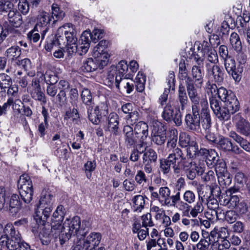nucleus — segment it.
<instances>
[{
  "instance_id": "13",
  "label": "nucleus",
  "mask_w": 250,
  "mask_h": 250,
  "mask_svg": "<svg viewBox=\"0 0 250 250\" xmlns=\"http://www.w3.org/2000/svg\"><path fill=\"white\" fill-rule=\"evenodd\" d=\"M102 238L101 233L92 232L83 239H80L89 250H94L100 243Z\"/></svg>"
},
{
  "instance_id": "59",
  "label": "nucleus",
  "mask_w": 250,
  "mask_h": 250,
  "mask_svg": "<svg viewBox=\"0 0 250 250\" xmlns=\"http://www.w3.org/2000/svg\"><path fill=\"white\" fill-rule=\"evenodd\" d=\"M183 199L184 201L189 205L193 203L196 199L195 193L191 190H186L183 194Z\"/></svg>"
},
{
  "instance_id": "8",
  "label": "nucleus",
  "mask_w": 250,
  "mask_h": 250,
  "mask_svg": "<svg viewBox=\"0 0 250 250\" xmlns=\"http://www.w3.org/2000/svg\"><path fill=\"white\" fill-rule=\"evenodd\" d=\"M182 152L180 148H175L169 154L167 159L169 163L173 166L175 173H179L180 169L182 168L184 163L186 161L185 159L182 158L181 160L176 164V162L182 158Z\"/></svg>"
},
{
  "instance_id": "12",
  "label": "nucleus",
  "mask_w": 250,
  "mask_h": 250,
  "mask_svg": "<svg viewBox=\"0 0 250 250\" xmlns=\"http://www.w3.org/2000/svg\"><path fill=\"white\" fill-rule=\"evenodd\" d=\"M237 131L245 136L250 135V124L239 114L233 117Z\"/></svg>"
},
{
  "instance_id": "62",
  "label": "nucleus",
  "mask_w": 250,
  "mask_h": 250,
  "mask_svg": "<svg viewBox=\"0 0 250 250\" xmlns=\"http://www.w3.org/2000/svg\"><path fill=\"white\" fill-rule=\"evenodd\" d=\"M188 94L191 102V105L193 104H197V103L200 102L202 100V99L200 98L196 89L188 91Z\"/></svg>"
},
{
  "instance_id": "6",
  "label": "nucleus",
  "mask_w": 250,
  "mask_h": 250,
  "mask_svg": "<svg viewBox=\"0 0 250 250\" xmlns=\"http://www.w3.org/2000/svg\"><path fill=\"white\" fill-rule=\"evenodd\" d=\"M224 65L227 73L231 75L235 82H239L242 78L243 67L239 65L236 67L235 60L230 56L225 59Z\"/></svg>"
},
{
  "instance_id": "58",
  "label": "nucleus",
  "mask_w": 250,
  "mask_h": 250,
  "mask_svg": "<svg viewBox=\"0 0 250 250\" xmlns=\"http://www.w3.org/2000/svg\"><path fill=\"white\" fill-rule=\"evenodd\" d=\"M180 201V192H177L174 195L170 196L169 202L167 203L166 207L176 208Z\"/></svg>"
},
{
  "instance_id": "53",
  "label": "nucleus",
  "mask_w": 250,
  "mask_h": 250,
  "mask_svg": "<svg viewBox=\"0 0 250 250\" xmlns=\"http://www.w3.org/2000/svg\"><path fill=\"white\" fill-rule=\"evenodd\" d=\"M81 97L83 102L88 106L94 105L92 104V95L90 91L88 89H84L82 92Z\"/></svg>"
},
{
  "instance_id": "57",
  "label": "nucleus",
  "mask_w": 250,
  "mask_h": 250,
  "mask_svg": "<svg viewBox=\"0 0 250 250\" xmlns=\"http://www.w3.org/2000/svg\"><path fill=\"white\" fill-rule=\"evenodd\" d=\"M179 211L182 212L183 215L188 216V212L190 210V206L185 201L181 200L176 207Z\"/></svg>"
},
{
  "instance_id": "4",
  "label": "nucleus",
  "mask_w": 250,
  "mask_h": 250,
  "mask_svg": "<svg viewBox=\"0 0 250 250\" xmlns=\"http://www.w3.org/2000/svg\"><path fill=\"white\" fill-rule=\"evenodd\" d=\"M10 231L9 236L4 234L0 238V244L6 247L9 250H16L21 242V238L20 233L16 231L11 224H7L4 228V232Z\"/></svg>"
},
{
  "instance_id": "46",
  "label": "nucleus",
  "mask_w": 250,
  "mask_h": 250,
  "mask_svg": "<svg viewBox=\"0 0 250 250\" xmlns=\"http://www.w3.org/2000/svg\"><path fill=\"white\" fill-rule=\"evenodd\" d=\"M97 68L96 63L91 58H89L83 62L81 69L83 72H89L94 71Z\"/></svg>"
},
{
  "instance_id": "34",
  "label": "nucleus",
  "mask_w": 250,
  "mask_h": 250,
  "mask_svg": "<svg viewBox=\"0 0 250 250\" xmlns=\"http://www.w3.org/2000/svg\"><path fill=\"white\" fill-rule=\"evenodd\" d=\"M178 99L180 104L181 108L182 110L185 109L187 105L188 101L185 87L180 84L178 88Z\"/></svg>"
},
{
  "instance_id": "11",
  "label": "nucleus",
  "mask_w": 250,
  "mask_h": 250,
  "mask_svg": "<svg viewBox=\"0 0 250 250\" xmlns=\"http://www.w3.org/2000/svg\"><path fill=\"white\" fill-rule=\"evenodd\" d=\"M21 208V202L18 195L13 194L10 197L8 202L2 208L8 211L12 216L16 215Z\"/></svg>"
},
{
  "instance_id": "29",
  "label": "nucleus",
  "mask_w": 250,
  "mask_h": 250,
  "mask_svg": "<svg viewBox=\"0 0 250 250\" xmlns=\"http://www.w3.org/2000/svg\"><path fill=\"white\" fill-rule=\"evenodd\" d=\"M203 199L201 198V199H199L197 203L193 206V207L190 208V210L188 212V217H196L198 214H200L204 210V206L203 205Z\"/></svg>"
},
{
  "instance_id": "22",
  "label": "nucleus",
  "mask_w": 250,
  "mask_h": 250,
  "mask_svg": "<svg viewBox=\"0 0 250 250\" xmlns=\"http://www.w3.org/2000/svg\"><path fill=\"white\" fill-rule=\"evenodd\" d=\"M217 187H214L213 185H207L205 186H202L200 189L198 190L199 195V199H201L203 198V201L208 200L213 196V192Z\"/></svg>"
},
{
  "instance_id": "54",
  "label": "nucleus",
  "mask_w": 250,
  "mask_h": 250,
  "mask_svg": "<svg viewBox=\"0 0 250 250\" xmlns=\"http://www.w3.org/2000/svg\"><path fill=\"white\" fill-rule=\"evenodd\" d=\"M231 93H233L231 91L229 92L228 90L224 87H220L218 89L216 95H217L219 99L224 102L226 101L227 99H229V97Z\"/></svg>"
},
{
  "instance_id": "51",
  "label": "nucleus",
  "mask_w": 250,
  "mask_h": 250,
  "mask_svg": "<svg viewBox=\"0 0 250 250\" xmlns=\"http://www.w3.org/2000/svg\"><path fill=\"white\" fill-rule=\"evenodd\" d=\"M214 114L220 120H228L229 119L230 115V113L224 106L222 108L220 107V109L216 111Z\"/></svg>"
},
{
  "instance_id": "45",
  "label": "nucleus",
  "mask_w": 250,
  "mask_h": 250,
  "mask_svg": "<svg viewBox=\"0 0 250 250\" xmlns=\"http://www.w3.org/2000/svg\"><path fill=\"white\" fill-rule=\"evenodd\" d=\"M11 84L12 81L10 76L4 73L0 74V87L1 90L5 91Z\"/></svg>"
},
{
  "instance_id": "19",
  "label": "nucleus",
  "mask_w": 250,
  "mask_h": 250,
  "mask_svg": "<svg viewBox=\"0 0 250 250\" xmlns=\"http://www.w3.org/2000/svg\"><path fill=\"white\" fill-rule=\"evenodd\" d=\"M203 46H204L203 51L204 55H206L208 63L211 64H216L218 62V57L216 51L212 48H208V43L207 42H204Z\"/></svg>"
},
{
  "instance_id": "24",
  "label": "nucleus",
  "mask_w": 250,
  "mask_h": 250,
  "mask_svg": "<svg viewBox=\"0 0 250 250\" xmlns=\"http://www.w3.org/2000/svg\"><path fill=\"white\" fill-rule=\"evenodd\" d=\"M8 20L11 26L19 27L22 23L21 16L16 10H10L8 14Z\"/></svg>"
},
{
  "instance_id": "47",
  "label": "nucleus",
  "mask_w": 250,
  "mask_h": 250,
  "mask_svg": "<svg viewBox=\"0 0 250 250\" xmlns=\"http://www.w3.org/2000/svg\"><path fill=\"white\" fill-rule=\"evenodd\" d=\"M21 54L20 48L18 46H12L7 49L5 55L12 60L17 59Z\"/></svg>"
},
{
  "instance_id": "3",
  "label": "nucleus",
  "mask_w": 250,
  "mask_h": 250,
  "mask_svg": "<svg viewBox=\"0 0 250 250\" xmlns=\"http://www.w3.org/2000/svg\"><path fill=\"white\" fill-rule=\"evenodd\" d=\"M53 196L48 192L42 193L39 203L37 205L34 218L40 225H44L49 217L52 210Z\"/></svg>"
},
{
  "instance_id": "64",
  "label": "nucleus",
  "mask_w": 250,
  "mask_h": 250,
  "mask_svg": "<svg viewBox=\"0 0 250 250\" xmlns=\"http://www.w3.org/2000/svg\"><path fill=\"white\" fill-rule=\"evenodd\" d=\"M171 165L165 159L160 160V169L164 174H167L170 172Z\"/></svg>"
},
{
  "instance_id": "38",
  "label": "nucleus",
  "mask_w": 250,
  "mask_h": 250,
  "mask_svg": "<svg viewBox=\"0 0 250 250\" xmlns=\"http://www.w3.org/2000/svg\"><path fill=\"white\" fill-rule=\"evenodd\" d=\"M240 202V196L237 195L226 196L224 199V204L229 208H235Z\"/></svg>"
},
{
  "instance_id": "48",
  "label": "nucleus",
  "mask_w": 250,
  "mask_h": 250,
  "mask_svg": "<svg viewBox=\"0 0 250 250\" xmlns=\"http://www.w3.org/2000/svg\"><path fill=\"white\" fill-rule=\"evenodd\" d=\"M70 119H72L74 123H77L79 119V115L77 109L73 108L72 109H69L66 111L64 116V119L67 120Z\"/></svg>"
},
{
  "instance_id": "56",
  "label": "nucleus",
  "mask_w": 250,
  "mask_h": 250,
  "mask_svg": "<svg viewBox=\"0 0 250 250\" xmlns=\"http://www.w3.org/2000/svg\"><path fill=\"white\" fill-rule=\"evenodd\" d=\"M217 234L218 238L217 239H226L229 236V231L226 228L221 227L218 230L217 232L215 230L211 231L210 233V236L213 237L215 234Z\"/></svg>"
},
{
  "instance_id": "5",
  "label": "nucleus",
  "mask_w": 250,
  "mask_h": 250,
  "mask_svg": "<svg viewBox=\"0 0 250 250\" xmlns=\"http://www.w3.org/2000/svg\"><path fill=\"white\" fill-rule=\"evenodd\" d=\"M18 188L23 201L29 204L33 199L34 193L33 184L29 175L24 174L21 175L18 181Z\"/></svg>"
},
{
  "instance_id": "31",
  "label": "nucleus",
  "mask_w": 250,
  "mask_h": 250,
  "mask_svg": "<svg viewBox=\"0 0 250 250\" xmlns=\"http://www.w3.org/2000/svg\"><path fill=\"white\" fill-rule=\"evenodd\" d=\"M195 163L186 161L182 168L186 171L187 176L190 180H193L196 177Z\"/></svg>"
},
{
  "instance_id": "25",
  "label": "nucleus",
  "mask_w": 250,
  "mask_h": 250,
  "mask_svg": "<svg viewBox=\"0 0 250 250\" xmlns=\"http://www.w3.org/2000/svg\"><path fill=\"white\" fill-rule=\"evenodd\" d=\"M192 113L200 115V112L204 113L205 111H208V103L206 98H202L200 102L197 103V104H193L191 105Z\"/></svg>"
},
{
  "instance_id": "30",
  "label": "nucleus",
  "mask_w": 250,
  "mask_h": 250,
  "mask_svg": "<svg viewBox=\"0 0 250 250\" xmlns=\"http://www.w3.org/2000/svg\"><path fill=\"white\" fill-rule=\"evenodd\" d=\"M52 15L51 16L53 19V23H55L57 21L62 20L65 16V13L61 10L57 4L53 3L51 6Z\"/></svg>"
},
{
  "instance_id": "7",
  "label": "nucleus",
  "mask_w": 250,
  "mask_h": 250,
  "mask_svg": "<svg viewBox=\"0 0 250 250\" xmlns=\"http://www.w3.org/2000/svg\"><path fill=\"white\" fill-rule=\"evenodd\" d=\"M148 127L147 125L144 122H138L135 126L134 131L137 137H140V144L139 145L138 149L140 151L143 152L144 148L146 149L147 147L146 143L145 141L148 134Z\"/></svg>"
},
{
  "instance_id": "50",
  "label": "nucleus",
  "mask_w": 250,
  "mask_h": 250,
  "mask_svg": "<svg viewBox=\"0 0 250 250\" xmlns=\"http://www.w3.org/2000/svg\"><path fill=\"white\" fill-rule=\"evenodd\" d=\"M202 119V125L205 129H209L211 126V119L209 110L204 113H201L200 119Z\"/></svg>"
},
{
  "instance_id": "52",
  "label": "nucleus",
  "mask_w": 250,
  "mask_h": 250,
  "mask_svg": "<svg viewBox=\"0 0 250 250\" xmlns=\"http://www.w3.org/2000/svg\"><path fill=\"white\" fill-rule=\"evenodd\" d=\"M96 164L95 161H87L84 165V169L87 177L89 179L91 176V172L96 168Z\"/></svg>"
},
{
  "instance_id": "23",
  "label": "nucleus",
  "mask_w": 250,
  "mask_h": 250,
  "mask_svg": "<svg viewBox=\"0 0 250 250\" xmlns=\"http://www.w3.org/2000/svg\"><path fill=\"white\" fill-rule=\"evenodd\" d=\"M118 125V115L115 113H111L108 116V126L105 130L111 132L113 134L116 135L119 128Z\"/></svg>"
},
{
  "instance_id": "27",
  "label": "nucleus",
  "mask_w": 250,
  "mask_h": 250,
  "mask_svg": "<svg viewBox=\"0 0 250 250\" xmlns=\"http://www.w3.org/2000/svg\"><path fill=\"white\" fill-rule=\"evenodd\" d=\"M159 191V203L162 206H166L169 202L171 190L167 187H161Z\"/></svg>"
},
{
  "instance_id": "42",
  "label": "nucleus",
  "mask_w": 250,
  "mask_h": 250,
  "mask_svg": "<svg viewBox=\"0 0 250 250\" xmlns=\"http://www.w3.org/2000/svg\"><path fill=\"white\" fill-rule=\"evenodd\" d=\"M207 201V206L208 208L211 210V215H214L217 218H218V211L219 210L218 209V205L217 204V201L214 198V196L210 198H208Z\"/></svg>"
},
{
  "instance_id": "44",
  "label": "nucleus",
  "mask_w": 250,
  "mask_h": 250,
  "mask_svg": "<svg viewBox=\"0 0 250 250\" xmlns=\"http://www.w3.org/2000/svg\"><path fill=\"white\" fill-rule=\"evenodd\" d=\"M157 159V155L156 152L151 148H149L148 150H147L143 154V163H154L156 161Z\"/></svg>"
},
{
  "instance_id": "37",
  "label": "nucleus",
  "mask_w": 250,
  "mask_h": 250,
  "mask_svg": "<svg viewBox=\"0 0 250 250\" xmlns=\"http://www.w3.org/2000/svg\"><path fill=\"white\" fill-rule=\"evenodd\" d=\"M230 247V243L227 239H217L211 246L212 250H227Z\"/></svg>"
},
{
  "instance_id": "36",
  "label": "nucleus",
  "mask_w": 250,
  "mask_h": 250,
  "mask_svg": "<svg viewBox=\"0 0 250 250\" xmlns=\"http://www.w3.org/2000/svg\"><path fill=\"white\" fill-rule=\"evenodd\" d=\"M31 97L35 100L41 103V104H45L47 103L46 98L41 88L37 89H31L30 92Z\"/></svg>"
},
{
  "instance_id": "32",
  "label": "nucleus",
  "mask_w": 250,
  "mask_h": 250,
  "mask_svg": "<svg viewBox=\"0 0 250 250\" xmlns=\"http://www.w3.org/2000/svg\"><path fill=\"white\" fill-rule=\"evenodd\" d=\"M134 211L140 212L144 208L145 200L144 197L141 195L135 196L132 200Z\"/></svg>"
},
{
  "instance_id": "26",
  "label": "nucleus",
  "mask_w": 250,
  "mask_h": 250,
  "mask_svg": "<svg viewBox=\"0 0 250 250\" xmlns=\"http://www.w3.org/2000/svg\"><path fill=\"white\" fill-rule=\"evenodd\" d=\"M191 75L197 87H201L203 82V76L201 66L194 65L191 69Z\"/></svg>"
},
{
  "instance_id": "10",
  "label": "nucleus",
  "mask_w": 250,
  "mask_h": 250,
  "mask_svg": "<svg viewBox=\"0 0 250 250\" xmlns=\"http://www.w3.org/2000/svg\"><path fill=\"white\" fill-rule=\"evenodd\" d=\"M175 75L174 72L170 71L166 80L167 86L165 88L164 91L159 98V102L162 106L166 105L167 101L168 95L170 90L175 89Z\"/></svg>"
},
{
  "instance_id": "17",
  "label": "nucleus",
  "mask_w": 250,
  "mask_h": 250,
  "mask_svg": "<svg viewBox=\"0 0 250 250\" xmlns=\"http://www.w3.org/2000/svg\"><path fill=\"white\" fill-rule=\"evenodd\" d=\"M167 138L166 130L161 126L157 130L154 129L151 134L152 141L157 145H162L165 142Z\"/></svg>"
},
{
  "instance_id": "28",
  "label": "nucleus",
  "mask_w": 250,
  "mask_h": 250,
  "mask_svg": "<svg viewBox=\"0 0 250 250\" xmlns=\"http://www.w3.org/2000/svg\"><path fill=\"white\" fill-rule=\"evenodd\" d=\"M115 68V79H119L120 77L125 78L128 70V65L125 61L122 60L118 62Z\"/></svg>"
},
{
  "instance_id": "33",
  "label": "nucleus",
  "mask_w": 250,
  "mask_h": 250,
  "mask_svg": "<svg viewBox=\"0 0 250 250\" xmlns=\"http://www.w3.org/2000/svg\"><path fill=\"white\" fill-rule=\"evenodd\" d=\"M88 118L89 121L94 125H98L100 122L101 116L94 107V105H90L87 107Z\"/></svg>"
},
{
  "instance_id": "60",
  "label": "nucleus",
  "mask_w": 250,
  "mask_h": 250,
  "mask_svg": "<svg viewBox=\"0 0 250 250\" xmlns=\"http://www.w3.org/2000/svg\"><path fill=\"white\" fill-rule=\"evenodd\" d=\"M218 180L222 186H229L231 183V178L229 173H224L218 176Z\"/></svg>"
},
{
  "instance_id": "49",
  "label": "nucleus",
  "mask_w": 250,
  "mask_h": 250,
  "mask_svg": "<svg viewBox=\"0 0 250 250\" xmlns=\"http://www.w3.org/2000/svg\"><path fill=\"white\" fill-rule=\"evenodd\" d=\"M188 146V147L187 148V154L190 158H193L198 154H200L199 152L200 150H199L198 145L195 142H191Z\"/></svg>"
},
{
  "instance_id": "15",
  "label": "nucleus",
  "mask_w": 250,
  "mask_h": 250,
  "mask_svg": "<svg viewBox=\"0 0 250 250\" xmlns=\"http://www.w3.org/2000/svg\"><path fill=\"white\" fill-rule=\"evenodd\" d=\"M127 75H126L125 78L120 77L119 79H115V85L119 89L125 91L127 94H130L134 88V82L128 79Z\"/></svg>"
},
{
  "instance_id": "35",
  "label": "nucleus",
  "mask_w": 250,
  "mask_h": 250,
  "mask_svg": "<svg viewBox=\"0 0 250 250\" xmlns=\"http://www.w3.org/2000/svg\"><path fill=\"white\" fill-rule=\"evenodd\" d=\"M41 34V40H42L46 34L43 35V30L40 28L36 29L35 26L33 30L27 34V37L31 42H37L40 39V34Z\"/></svg>"
},
{
  "instance_id": "61",
  "label": "nucleus",
  "mask_w": 250,
  "mask_h": 250,
  "mask_svg": "<svg viewBox=\"0 0 250 250\" xmlns=\"http://www.w3.org/2000/svg\"><path fill=\"white\" fill-rule=\"evenodd\" d=\"M210 238L208 240L205 238H202L199 242L196 245L195 247H193V250H195V247L198 250H208L210 245Z\"/></svg>"
},
{
  "instance_id": "21",
  "label": "nucleus",
  "mask_w": 250,
  "mask_h": 250,
  "mask_svg": "<svg viewBox=\"0 0 250 250\" xmlns=\"http://www.w3.org/2000/svg\"><path fill=\"white\" fill-rule=\"evenodd\" d=\"M199 152L200 154L205 155L208 164L214 165L217 163L219 158L217 152L214 150L201 148Z\"/></svg>"
},
{
  "instance_id": "16",
  "label": "nucleus",
  "mask_w": 250,
  "mask_h": 250,
  "mask_svg": "<svg viewBox=\"0 0 250 250\" xmlns=\"http://www.w3.org/2000/svg\"><path fill=\"white\" fill-rule=\"evenodd\" d=\"M185 123L188 128L192 131L200 130V116L194 114H188L185 116Z\"/></svg>"
},
{
  "instance_id": "55",
  "label": "nucleus",
  "mask_w": 250,
  "mask_h": 250,
  "mask_svg": "<svg viewBox=\"0 0 250 250\" xmlns=\"http://www.w3.org/2000/svg\"><path fill=\"white\" fill-rule=\"evenodd\" d=\"M239 215L234 210H228L225 212V219L229 223L232 224L234 223L237 219Z\"/></svg>"
},
{
  "instance_id": "2",
  "label": "nucleus",
  "mask_w": 250,
  "mask_h": 250,
  "mask_svg": "<svg viewBox=\"0 0 250 250\" xmlns=\"http://www.w3.org/2000/svg\"><path fill=\"white\" fill-rule=\"evenodd\" d=\"M57 42L62 49L65 48L69 55L78 50L77 38L74 26L66 23L60 27L56 35Z\"/></svg>"
},
{
  "instance_id": "9",
  "label": "nucleus",
  "mask_w": 250,
  "mask_h": 250,
  "mask_svg": "<svg viewBox=\"0 0 250 250\" xmlns=\"http://www.w3.org/2000/svg\"><path fill=\"white\" fill-rule=\"evenodd\" d=\"M207 76L213 79L217 83H221L224 80V72L222 69L216 64L206 63Z\"/></svg>"
},
{
  "instance_id": "1",
  "label": "nucleus",
  "mask_w": 250,
  "mask_h": 250,
  "mask_svg": "<svg viewBox=\"0 0 250 250\" xmlns=\"http://www.w3.org/2000/svg\"><path fill=\"white\" fill-rule=\"evenodd\" d=\"M56 222H53L51 231L59 235L61 245L68 242L72 236L81 234V230L85 229L84 225L86 227L89 224L88 221H83L81 226L80 218L78 216L66 219L62 225Z\"/></svg>"
},
{
  "instance_id": "43",
  "label": "nucleus",
  "mask_w": 250,
  "mask_h": 250,
  "mask_svg": "<svg viewBox=\"0 0 250 250\" xmlns=\"http://www.w3.org/2000/svg\"><path fill=\"white\" fill-rule=\"evenodd\" d=\"M232 47L236 51H240L242 48L241 42L239 35L235 32L231 34L229 39Z\"/></svg>"
},
{
  "instance_id": "14",
  "label": "nucleus",
  "mask_w": 250,
  "mask_h": 250,
  "mask_svg": "<svg viewBox=\"0 0 250 250\" xmlns=\"http://www.w3.org/2000/svg\"><path fill=\"white\" fill-rule=\"evenodd\" d=\"M52 18L49 13L42 11L39 13L37 17L36 29L40 28L43 30V35L46 34L48 30V25L51 21Z\"/></svg>"
},
{
  "instance_id": "63",
  "label": "nucleus",
  "mask_w": 250,
  "mask_h": 250,
  "mask_svg": "<svg viewBox=\"0 0 250 250\" xmlns=\"http://www.w3.org/2000/svg\"><path fill=\"white\" fill-rule=\"evenodd\" d=\"M39 236L43 245H47L50 243V236L48 230L42 229V230L40 231Z\"/></svg>"
},
{
  "instance_id": "41",
  "label": "nucleus",
  "mask_w": 250,
  "mask_h": 250,
  "mask_svg": "<svg viewBox=\"0 0 250 250\" xmlns=\"http://www.w3.org/2000/svg\"><path fill=\"white\" fill-rule=\"evenodd\" d=\"M232 143L229 139L221 137L216 143L217 147L224 150L230 151L232 149Z\"/></svg>"
},
{
  "instance_id": "39",
  "label": "nucleus",
  "mask_w": 250,
  "mask_h": 250,
  "mask_svg": "<svg viewBox=\"0 0 250 250\" xmlns=\"http://www.w3.org/2000/svg\"><path fill=\"white\" fill-rule=\"evenodd\" d=\"M146 77L139 72L135 78L134 83H135L136 90L139 92H142L145 88Z\"/></svg>"
},
{
  "instance_id": "18",
  "label": "nucleus",
  "mask_w": 250,
  "mask_h": 250,
  "mask_svg": "<svg viewBox=\"0 0 250 250\" xmlns=\"http://www.w3.org/2000/svg\"><path fill=\"white\" fill-rule=\"evenodd\" d=\"M81 41L82 42L81 45L78 48L79 51H81L80 53L81 55L85 54L90 46V43L92 40L91 33L90 31L86 30L84 31L81 37Z\"/></svg>"
},
{
  "instance_id": "20",
  "label": "nucleus",
  "mask_w": 250,
  "mask_h": 250,
  "mask_svg": "<svg viewBox=\"0 0 250 250\" xmlns=\"http://www.w3.org/2000/svg\"><path fill=\"white\" fill-rule=\"evenodd\" d=\"M225 103L224 106H225L230 114L235 113L239 110V102L233 93L229 96V99L224 102Z\"/></svg>"
},
{
  "instance_id": "40",
  "label": "nucleus",
  "mask_w": 250,
  "mask_h": 250,
  "mask_svg": "<svg viewBox=\"0 0 250 250\" xmlns=\"http://www.w3.org/2000/svg\"><path fill=\"white\" fill-rule=\"evenodd\" d=\"M174 114L171 103L170 102H168L164 107V111L162 115V117L165 120L169 122L172 120Z\"/></svg>"
}]
</instances>
